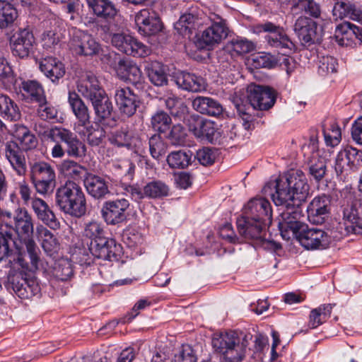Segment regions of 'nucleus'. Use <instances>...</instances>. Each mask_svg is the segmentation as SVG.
<instances>
[{
  "instance_id": "obj_16",
  "label": "nucleus",
  "mask_w": 362,
  "mask_h": 362,
  "mask_svg": "<svg viewBox=\"0 0 362 362\" xmlns=\"http://www.w3.org/2000/svg\"><path fill=\"white\" fill-rule=\"evenodd\" d=\"M8 289L22 299H28L39 294L40 288L35 279H28L22 273H17L8 277Z\"/></svg>"
},
{
  "instance_id": "obj_46",
  "label": "nucleus",
  "mask_w": 362,
  "mask_h": 362,
  "mask_svg": "<svg viewBox=\"0 0 362 362\" xmlns=\"http://www.w3.org/2000/svg\"><path fill=\"white\" fill-rule=\"evenodd\" d=\"M18 18V11L13 4L0 0V29L11 28Z\"/></svg>"
},
{
  "instance_id": "obj_63",
  "label": "nucleus",
  "mask_w": 362,
  "mask_h": 362,
  "mask_svg": "<svg viewBox=\"0 0 362 362\" xmlns=\"http://www.w3.org/2000/svg\"><path fill=\"white\" fill-rule=\"evenodd\" d=\"M334 170L337 176L348 175L351 171L349 165L347 163V158L345 156L343 149H341L335 158Z\"/></svg>"
},
{
  "instance_id": "obj_30",
  "label": "nucleus",
  "mask_w": 362,
  "mask_h": 362,
  "mask_svg": "<svg viewBox=\"0 0 362 362\" xmlns=\"http://www.w3.org/2000/svg\"><path fill=\"white\" fill-rule=\"evenodd\" d=\"M361 206V200L354 199L350 204L345 206L343 209V218L344 223L346 225V228H350L353 233L361 235H362V226L360 223L362 222V218L359 216L358 207Z\"/></svg>"
},
{
  "instance_id": "obj_4",
  "label": "nucleus",
  "mask_w": 362,
  "mask_h": 362,
  "mask_svg": "<svg viewBox=\"0 0 362 362\" xmlns=\"http://www.w3.org/2000/svg\"><path fill=\"white\" fill-rule=\"evenodd\" d=\"M56 203L64 213L76 218L86 214V201L81 187L73 181H66L55 194Z\"/></svg>"
},
{
  "instance_id": "obj_54",
  "label": "nucleus",
  "mask_w": 362,
  "mask_h": 362,
  "mask_svg": "<svg viewBox=\"0 0 362 362\" xmlns=\"http://www.w3.org/2000/svg\"><path fill=\"white\" fill-rule=\"evenodd\" d=\"M148 144L150 153L153 158L158 159L166 152L167 145L158 134L150 137Z\"/></svg>"
},
{
  "instance_id": "obj_49",
  "label": "nucleus",
  "mask_w": 362,
  "mask_h": 362,
  "mask_svg": "<svg viewBox=\"0 0 362 362\" xmlns=\"http://www.w3.org/2000/svg\"><path fill=\"white\" fill-rule=\"evenodd\" d=\"M300 10L306 14L317 18L320 16L321 9L319 4L314 0H296L292 6V11Z\"/></svg>"
},
{
  "instance_id": "obj_48",
  "label": "nucleus",
  "mask_w": 362,
  "mask_h": 362,
  "mask_svg": "<svg viewBox=\"0 0 362 362\" xmlns=\"http://www.w3.org/2000/svg\"><path fill=\"white\" fill-rule=\"evenodd\" d=\"M192 156L190 151H173L168 156L167 162L171 168H185L190 164Z\"/></svg>"
},
{
  "instance_id": "obj_35",
  "label": "nucleus",
  "mask_w": 362,
  "mask_h": 362,
  "mask_svg": "<svg viewBox=\"0 0 362 362\" xmlns=\"http://www.w3.org/2000/svg\"><path fill=\"white\" fill-rule=\"evenodd\" d=\"M329 205L330 199L325 194L315 197L307 207L308 218L319 222L320 218L329 213Z\"/></svg>"
},
{
  "instance_id": "obj_57",
  "label": "nucleus",
  "mask_w": 362,
  "mask_h": 362,
  "mask_svg": "<svg viewBox=\"0 0 362 362\" xmlns=\"http://www.w3.org/2000/svg\"><path fill=\"white\" fill-rule=\"evenodd\" d=\"M0 82L6 87H10L15 82L12 68L3 57H0Z\"/></svg>"
},
{
  "instance_id": "obj_59",
  "label": "nucleus",
  "mask_w": 362,
  "mask_h": 362,
  "mask_svg": "<svg viewBox=\"0 0 362 362\" xmlns=\"http://www.w3.org/2000/svg\"><path fill=\"white\" fill-rule=\"evenodd\" d=\"M216 151L209 147H203L197 151L195 158L204 166L212 165L216 158Z\"/></svg>"
},
{
  "instance_id": "obj_62",
  "label": "nucleus",
  "mask_w": 362,
  "mask_h": 362,
  "mask_svg": "<svg viewBox=\"0 0 362 362\" xmlns=\"http://www.w3.org/2000/svg\"><path fill=\"white\" fill-rule=\"evenodd\" d=\"M337 59L331 56L322 57L320 60L318 73L324 76L329 73H335L337 69Z\"/></svg>"
},
{
  "instance_id": "obj_33",
  "label": "nucleus",
  "mask_w": 362,
  "mask_h": 362,
  "mask_svg": "<svg viewBox=\"0 0 362 362\" xmlns=\"http://www.w3.org/2000/svg\"><path fill=\"white\" fill-rule=\"evenodd\" d=\"M177 86L185 90L200 92L205 89L204 79L194 74L182 71L175 76Z\"/></svg>"
},
{
  "instance_id": "obj_9",
  "label": "nucleus",
  "mask_w": 362,
  "mask_h": 362,
  "mask_svg": "<svg viewBox=\"0 0 362 362\" xmlns=\"http://www.w3.org/2000/svg\"><path fill=\"white\" fill-rule=\"evenodd\" d=\"M30 179L40 194L52 192L55 187L56 175L53 168L47 163L35 162L30 166Z\"/></svg>"
},
{
  "instance_id": "obj_53",
  "label": "nucleus",
  "mask_w": 362,
  "mask_h": 362,
  "mask_svg": "<svg viewBox=\"0 0 362 362\" xmlns=\"http://www.w3.org/2000/svg\"><path fill=\"white\" fill-rule=\"evenodd\" d=\"M342 149L351 171H356L362 167V151L350 146H346Z\"/></svg>"
},
{
  "instance_id": "obj_56",
  "label": "nucleus",
  "mask_w": 362,
  "mask_h": 362,
  "mask_svg": "<svg viewBox=\"0 0 362 362\" xmlns=\"http://www.w3.org/2000/svg\"><path fill=\"white\" fill-rule=\"evenodd\" d=\"M353 28L354 24L349 22H343L336 27L334 36L340 45H344L345 40H352L354 34Z\"/></svg>"
},
{
  "instance_id": "obj_55",
  "label": "nucleus",
  "mask_w": 362,
  "mask_h": 362,
  "mask_svg": "<svg viewBox=\"0 0 362 362\" xmlns=\"http://www.w3.org/2000/svg\"><path fill=\"white\" fill-rule=\"evenodd\" d=\"M323 134L327 146L334 147L341 141V129L336 122H332L328 128L325 129Z\"/></svg>"
},
{
  "instance_id": "obj_17",
  "label": "nucleus",
  "mask_w": 362,
  "mask_h": 362,
  "mask_svg": "<svg viewBox=\"0 0 362 362\" xmlns=\"http://www.w3.org/2000/svg\"><path fill=\"white\" fill-rule=\"evenodd\" d=\"M115 47L122 53L137 57H145L151 52L149 47L124 34H115Z\"/></svg>"
},
{
  "instance_id": "obj_15",
  "label": "nucleus",
  "mask_w": 362,
  "mask_h": 362,
  "mask_svg": "<svg viewBox=\"0 0 362 362\" xmlns=\"http://www.w3.org/2000/svg\"><path fill=\"white\" fill-rule=\"evenodd\" d=\"M170 188L165 182L160 180H153L147 182L143 188L137 185L130 187V194L136 201L144 198L160 199L169 195Z\"/></svg>"
},
{
  "instance_id": "obj_36",
  "label": "nucleus",
  "mask_w": 362,
  "mask_h": 362,
  "mask_svg": "<svg viewBox=\"0 0 362 362\" xmlns=\"http://www.w3.org/2000/svg\"><path fill=\"white\" fill-rule=\"evenodd\" d=\"M333 15L341 19L348 18L353 21H362V11L349 1H337L333 8Z\"/></svg>"
},
{
  "instance_id": "obj_38",
  "label": "nucleus",
  "mask_w": 362,
  "mask_h": 362,
  "mask_svg": "<svg viewBox=\"0 0 362 362\" xmlns=\"http://www.w3.org/2000/svg\"><path fill=\"white\" fill-rule=\"evenodd\" d=\"M74 130L81 137L86 138L87 143L91 146H99L107 133L104 127L95 128L91 122L86 126L81 127L79 130L77 128Z\"/></svg>"
},
{
  "instance_id": "obj_12",
  "label": "nucleus",
  "mask_w": 362,
  "mask_h": 362,
  "mask_svg": "<svg viewBox=\"0 0 362 362\" xmlns=\"http://www.w3.org/2000/svg\"><path fill=\"white\" fill-rule=\"evenodd\" d=\"M188 129L193 135L201 140L210 143L216 141L219 136L217 124L198 115L192 114L185 118Z\"/></svg>"
},
{
  "instance_id": "obj_47",
  "label": "nucleus",
  "mask_w": 362,
  "mask_h": 362,
  "mask_svg": "<svg viewBox=\"0 0 362 362\" xmlns=\"http://www.w3.org/2000/svg\"><path fill=\"white\" fill-rule=\"evenodd\" d=\"M171 123V117L163 110H158L151 115V127L158 133H165L170 129Z\"/></svg>"
},
{
  "instance_id": "obj_45",
  "label": "nucleus",
  "mask_w": 362,
  "mask_h": 362,
  "mask_svg": "<svg viewBox=\"0 0 362 362\" xmlns=\"http://www.w3.org/2000/svg\"><path fill=\"white\" fill-rule=\"evenodd\" d=\"M0 115L10 121H17L21 118V112L17 104L4 94H0Z\"/></svg>"
},
{
  "instance_id": "obj_29",
  "label": "nucleus",
  "mask_w": 362,
  "mask_h": 362,
  "mask_svg": "<svg viewBox=\"0 0 362 362\" xmlns=\"http://www.w3.org/2000/svg\"><path fill=\"white\" fill-rule=\"evenodd\" d=\"M87 4L93 13L105 21L107 24H101L100 27L105 33L110 31L113 21V5L109 0H86Z\"/></svg>"
},
{
  "instance_id": "obj_37",
  "label": "nucleus",
  "mask_w": 362,
  "mask_h": 362,
  "mask_svg": "<svg viewBox=\"0 0 362 362\" xmlns=\"http://www.w3.org/2000/svg\"><path fill=\"white\" fill-rule=\"evenodd\" d=\"M145 71L151 83L156 86L168 83V74L165 66L160 62L153 61L145 66Z\"/></svg>"
},
{
  "instance_id": "obj_8",
  "label": "nucleus",
  "mask_w": 362,
  "mask_h": 362,
  "mask_svg": "<svg viewBox=\"0 0 362 362\" xmlns=\"http://www.w3.org/2000/svg\"><path fill=\"white\" fill-rule=\"evenodd\" d=\"M209 20L211 25L205 29L197 39L196 45L200 49L208 48L220 43L228 34L226 21L218 14L210 13Z\"/></svg>"
},
{
  "instance_id": "obj_1",
  "label": "nucleus",
  "mask_w": 362,
  "mask_h": 362,
  "mask_svg": "<svg viewBox=\"0 0 362 362\" xmlns=\"http://www.w3.org/2000/svg\"><path fill=\"white\" fill-rule=\"evenodd\" d=\"M272 193L274 203L284 208L281 212L279 228L284 240H288L306 228L300 203L305 201L309 185L305 175L300 170H292L276 180Z\"/></svg>"
},
{
  "instance_id": "obj_14",
  "label": "nucleus",
  "mask_w": 362,
  "mask_h": 362,
  "mask_svg": "<svg viewBox=\"0 0 362 362\" xmlns=\"http://www.w3.org/2000/svg\"><path fill=\"white\" fill-rule=\"evenodd\" d=\"M294 238L307 250L326 249L332 242V238L327 232L317 228H309L308 225Z\"/></svg>"
},
{
  "instance_id": "obj_58",
  "label": "nucleus",
  "mask_w": 362,
  "mask_h": 362,
  "mask_svg": "<svg viewBox=\"0 0 362 362\" xmlns=\"http://www.w3.org/2000/svg\"><path fill=\"white\" fill-rule=\"evenodd\" d=\"M165 105L170 110L171 115L179 117L180 114H184L187 111V107L184 104L180 98L172 95L165 99Z\"/></svg>"
},
{
  "instance_id": "obj_2",
  "label": "nucleus",
  "mask_w": 362,
  "mask_h": 362,
  "mask_svg": "<svg viewBox=\"0 0 362 362\" xmlns=\"http://www.w3.org/2000/svg\"><path fill=\"white\" fill-rule=\"evenodd\" d=\"M275 101L276 95L272 88L252 85L248 88L247 98H235L233 104L243 121L244 129L250 130L254 127L255 110H267L274 105Z\"/></svg>"
},
{
  "instance_id": "obj_11",
  "label": "nucleus",
  "mask_w": 362,
  "mask_h": 362,
  "mask_svg": "<svg viewBox=\"0 0 362 362\" xmlns=\"http://www.w3.org/2000/svg\"><path fill=\"white\" fill-rule=\"evenodd\" d=\"M37 44L32 31L19 29L10 38V47L13 56L27 59L35 56Z\"/></svg>"
},
{
  "instance_id": "obj_31",
  "label": "nucleus",
  "mask_w": 362,
  "mask_h": 362,
  "mask_svg": "<svg viewBox=\"0 0 362 362\" xmlns=\"http://www.w3.org/2000/svg\"><path fill=\"white\" fill-rule=\"evenodd\" d=\"M40 71L52 82L62 78L66 72L64 64L56 57H46L39 62Z\"/></svg>"
},
{
  "instance_id": "obj_20",
  "label": "nucleus",
  "mask_w": 362,
  "mask_h": 362,
  "mask_svg": "<svg viewBox=\"0 0 362 362\" xmlns=\"http://www.w3.org/2000/svg\"><path fill=\"white\" fill-rule=\"evenodd\" d=\"M236 223L239 233L246 240L253 241L256 245L265 236L266 227L271 223L241 216L237 219Z\"/></svg>"
},
{
  "instance_id": "obj_26",
  "label": "nucleus",
  "mask_w": 362,
  "mask_h": 362,
  "mask_svg": "<svg viewBox=\"0 0 362 362\" xmlns=\"http://www.w3.org/2000/svg\"><path fill=\"white\" fill-rule=\"evenodd\" d=\"M68 103L71 110L77 119L74 124V129H80L81 127L88 124L90 122V116L88 107L76 92H69Z\"/></svg>"
},
{
  "instance_id": "obj_19",
  "label": "nucleus",
  "mask_w": 362,
  "mask_h": 362,
  "mask_svg": "<svg viewBox=\"0 0 362 362\" xmlns=\"http://www.w3.org/2000/svg\"><path fill=\"white\" fill-rule=\"evenodd\" d=\"M272 210L269 202L262 197L250 200L243 209L242 217L259 221L272 222Z\"/></svg>"
},
{
  "instance_id": "obj_52",
  "label": "nucleus",
  "mask_w": 362,
  "mask_h": 362,
  "mask_svg": "<svg viewBox=\"0 0 362 362\" xmlns=\"http://www.w3.org/2000/svg\"><path fill=\"white\" fill-rule=\"evenodd\" d=\"M122 241L129 247H136L141 245L144 242V235L135 228H129L124 230Z\"/></svg>"
},
{
  "instance_id": "obj_13",
  "label": "nucleus",
  "mask_w": 362,
  "mask_h": 362,
  "mask_svg": "<svg viewBox=\"0 0 362 362\" xmlns=\"http://www.w3.org/2000/svg\"><path fill=\"white\" fill-rule=\"evenodd\" d=\"M235 341V332H225L213 338L212 346L216 351L223 355L224 362H240L243 351Z\"/></svg>"
},
{
  "instance_id": "obj_41",
  "label": "nucleus",
  "mask_w": 362,
  "mask_h": 362,
  "mask_svg": "<svg viewBox=\"0 0 362 362\" xmlns=\"http://www.w3.org/2000/svg\"><path fill=\"white\" fill-rule=\"evenodd\" d=\"M14 136L23 151L32 150L37 146V139L25 126L16 125Z\"/></svg>"
},
{
  "instance_id": "obj_50",
  "label": "nucleus",
  "mask_w": 362,
  "mask_h": 362,
  "mask_svg": "<svg viewBox=\"0 0 362 362\" xmlns=\"http://www.w3.org/2000/svg\"><path fill=\"white\" fill-rule=\"evenodd\" d=\"M73 274L72 264L68 259H62L57 262L54 269V275L57 279L65 281L70 279Z\"/></svg>"
},
{
  "instance_id": "obj_43",
  "label": "nucleus",
  "mask_w": 362,
  "mask_h": 362,
  "mask_svg": "<svg viewBox=\"0 0 362 362\" xmlns=\"http://www.w3.org/2000/svg\"><path fill=\"white\" fill-rule=\"evenodd\" d=\"M255 48L254 43L245 38L237 37L227 42L221 54L225 55L226 53L234 52L238 55L247 54Z\"/></svg>"
},
{
  "instance_id": "obj_64",
  "label": "nucleus",
  "mask_w": 362,
  "mask_h": 362,
  "mask_svg": "<svg viewBox=\"0 0 362 362\" xmlns=\"http://www.w3.org/2000/svg\"><path fill=\"white\" fill-rule=\"evenodd\" d=\"M129 206V202L124 198L115 199V224L126 220V210Z\"/></svg>"
},
{
  "instance_id": "obj_44",
  "label": "nucleus",
  "mask_w": 362,
  "mask_h": 362,
  "mask_svg": "<svg viewBox=\"0 0 362 362\" xmlns=\"http://www.w3.org/2000/svg\"><path fill=\"white\" fill-rule=\"evenodd\" d=\"M335 304H324L313 309L309 315L308 326L315 329L325 322L330 317L332 310Z\"/></svg>"
},
{
  "instance_id": "obj_5",
  "label": "nucleus",
  "mask_w": 362,
  "mask_h": 362,
  "mask_svg": "<svg viewBox=\"0 0 362 362\" xmlns=\"http://www.w3.org/2000/svg\"><path fill=\"white\" fill-rule=\"evenodd\" d=\"M77 90L84 98L91 101L95 114L100 118V121L110 116L112 110V103L95 76L87 75L86 78L80 80L77 84Z\"/></svg>"
},
{
  "instance_id": "obj_28",
  "label": "nucleus",
  "mask_w": 362,
  "mask_h": 362,
  "mask_svg": "<svg viewBox=\"0 0 362 362\" xmlns=\"http://www.w3.org/2000/svg\"><path fill=\"white\" fill-rule=\"evenodd\" d=\"M5 156L18 175H25L27 171L26 160L22 149L16 142L9 141L6 144Z\"/></svg>"
},
{
  "instance_id": "obj_60",
  "label": "nucleus",
  "mask_w": 362,
  "mask_h": 362,
  "mask_svg": "<svg viewBox=\"0 0 362 362\" xmlns=\"http://www.w3.org/2000/svg\"><path fill=\"white\" fill-rule=\"evenodd\" d=\"M186 136L187 134L183 126L177 124L172 127L167 138L173 145H182L185 141Z\"/></svg>"
},
{
  "instance_id": "obj_21",
  "label": "nucleus",
  "mask_w": 362,
  "mask_h": 362,
  "mask_svg": "<svg viewBox=\"0 0 362 362\" xmlns=\"http://www.w3.org/2000/svg\"><path fill=\"white\" fill-rule=\"evenodd\" d=\"M70 47L76 54L82 56H93L100 50V45L93 37L80 30L74 32Z\"/></svg>"
},
{
  "instance_id": "obj_32",
  "label": "nucleus",
  "mask_w": 362,
  "mask_h": 362,
  "mask_svg": "<svg viewBox=\"0 0 362 362\" xmlns=\"http://www.w3.org/2000/svg\"><path fill=\"white\" fill-rule=\"evenodd\" d=\"M193 108L203 115L218 117L222 115L223 108L216 100L205 96H197L192 101Z\"/></svg>"
},
{
  "instance_id": "obj_7",
  "label": "nucleus",
  "mask_w": 362,
  "mask_h": 362,
  "mask_svg": "<svg viewBox=\"0 0 362 362\" xmlns=\"http://www.w3.org/2000/svg\"><path fill=\"white\" fill-rule=\"evenodd\" d=\"M83 235L90 239L88 249L95 257L110 260V246L108 240L104 236L103 229L98 222L92 221L86 223Z\"/></svg>"
},
{
  "instance_id": "obj_61",
  "label": "nucleus",
  "mask_w": 362,
  "mask_h": 362,
  "mask_svg": "<svg viewBox=\"0 0 362 362\" xmlns=\"http://www.w3.org/2000/svg\"><path fill=\"white\" fill-rule=\"evenodd\" d=\"M38 103L37 115L42 119L51 120L57 119L58 110L55 107L48 103L46 99L44 102Z\"/></svg>"
},
{
  "instance_id": "obj_39",
  "label": "nucleus",
  "mask_w": 362,
  "mask_h": 362,
  "mask_svg": "<svg viewBox=\"0 0 362 362\" xmlns=\"http://www.w3.org/2000/svg\"><path fill=\"white\" fill-rule=\"evenodd\" d=\"M22 94L32 101L42 103L45 100V91L42 85L37 81H23L20 86Z\"/></svg>"
},
{
  "instance_id": "obj_24",
  "label": "nucleus",
  "mask_w": 362,
  "mask_h": 362,
  "mask_svg": "<svg viewBox=\"0 0 362 362\" xmlns=\"http://www.w3.org/2000/svg\"><path fill=\"white\" fill-rule=\"evenodd\" d=\"M115 100L123 116L129 117L135 113L137 107L136 96L129 87L117 90Z\"/></svg>"
},
{
  "instance_id": "obj_23",
  "label": "nucleus",
  "mask_w": 362,
  "mask_h": 362,
  "mask_svg": "<svg viewBox=\"0 0 362 362\" xmlns=\"http://www.w3.org/2000/svg\"><path fill=\"white\" fill-rule=\"evenodd\" d=\"M135 165L129 159L118 160L115 163V177L117 182L119 180V184L116 185L115 192L117 194L120 192L122 194L124 192L130 193V182L132 181L134 175Z\"/></svg>"
},
{
  "instance_id": "obj_34",
  "label": "nucleus",
  "mask_w": 362,
  "mask_h": 362,
  "mask_svg": "<svg viewBox=\"0 0 362 362\" xmlns=\"http://www.w3.org/2000/svg\"><path fill=\"white\" fill-rule=\"evenodd\" d=\"M36 236L40 242L41 246L45 252L52 256L59 249V243L56 236L42 225L36 227Z\"/></svg>"
},
{
  "instance_id": "obj_10",
  "label": "nucleus",
  "mask_w": 362,
  "mask_h": 362,
  "mask_svg": "<svg viewBox=\"0 0 362 362\" xmlns=\"http://www.w3.org/2000/svg\"><path fill=\"white\" fill-rule=\"evenodd\" d=\"M259 30L266 32L264 39L267 45L275 49L279 54L287 55L291 54L295 49V45L285 33V31L271 22L259 25Z\"/></svg>"
},
{
  "instance_id": "obj_25",
  "label": "nucleus",
  "mask_w": 362,
  "mask_h": 362,
  "mask_svg": "<svg viewBox=\"0 0 362 362\" xmlns=\"http://www.w3.org/2000/svg\"><path fill=\"white\" fill-rule=\"evenodd\" d=\"M31 206L37 218L52 230L60 228V222L48 204L40 198H34Z\"/></svg>"
},
{
  "instance_id": "obj_42",
  "label": "nucleus",
  "mask_w": 362,
  "mask_h": 362,
  "mask_svg": "<svg viewBox=\"0 0 362 362\" xmlns=\"http://www.w3.org/2000/svg\"><path fill=\"white\" fill-rule=\"evenodd\" d=\"M116 72L117 76L124 81L138 80L141 76V71L138 66L127 58L119 60Z\"/></svg>"
},
{
  "instance_id": "obj_40",
  "label": "nucleus",
  "mask_w": 362,
  "mask_h": 362,
  "mask_svg": "<svg viewBox=\"0 0 362 362\" xmlns=\"http://www.w3.org/2000/svg\"><path fill=\"white\" fill-rule=\"evenodd\" d=\"M84 185L88 194L95 198H101L109 192L105 180L95 175H88Z\"/></svg>"
},
{
  "instance_id": "obj_6",
  "label": "nucleus",
  "mask_w": 362,
  "mask_h": 362,
  "mask_svg": "<svg viewBox=\"0 0 362 362\" xmlns=\"http://www.w3.org/2000/svg\"><path fill=\"white\" fill-rule=\"evenodd\" d=\"M45 139L51 141H61L65 144L66 154L69 157L78 158L86 155L85 144L71 130L59 127H54L45 130L43 133Z\"/></svg>"
},
{
  "instance_id": "obj_51",
  "label": "nucleus",
  "mask_w": 362,
  "mask_h": 362,
  "mask_svg": "<svg viewBox=\"0 0 362 362\" xmlns=\"http://www.w3.org/2000/svg\"><path fill=\"white\" fill-rule=\"evenodd\" d=\"M61 172L66 177L73 179L82 177L86 169L74 160H64L60 165Z\"/></svg>"
},
{
  "instance_id": "obj_3",
  "label": "nucleus",
  "mask_w": 362,
  "mask_h": 362,
  "mask_svg": "<svg viewBox=\"0 0 362 362\" xmlns=\"http://www.w3.org/2000/svg\"><path fill=\"white\" fill-rule=\"evenodd\" d=\"M14 228L18 238L13 240L17 250L21 253L26 251L33 269L39 268L40 250L33 239V223L31 215L25 209L18 207L13 214Z\"/></svg>"
},
{
  "instance_id": "obj_22",
  "label": "nucleus",
  "mask_w": 362,
  "mask_h": 362,
  "mask_svg": "<svg viewBox=\"0 0 362 362\" xmlns=\"http://www.w3.org/2000/svg\"><path fill=\"white\" fill-rule=\"evenodd\" d=\"M138 32L144 36L155 35L163 28V23L156 13L148 9L141 10L135 16Z\"/></svg>"
},
{
  "instance_id": "obj_27",
  "label": "nucleus",
  "mask_w": 362,
  "mask_h": 362,
  "mask_svg": "<svg viewBox=\"0 0 362 362\" xmlns=\"http://www.w3.org/2000/svg\"><path fill=\"white\" fill-rule=\"evenodd\" d=\"M199 13L197 7H192L188 12L180 17L174 25V28L179 35L190 37L193 31L196 30L197 25L200 24Z\"/></svg>"
},
{
  "instance_id": "obj_18",
  "label": "nucleus",
  "mask_w": 362,
  "mask_h": 362,
  "mask_svg": "<svg viewBox=\"0 0 362 362\" xmlns=\"http://www.w3.org/2000/svg\"><path fill=\"white\" fill-rule=\"evenodd\" d=\"M294 31L303 46H310L320 41L317 23L306 16H301L297 18Z\"/></svg>"
}]
</instances>
